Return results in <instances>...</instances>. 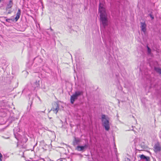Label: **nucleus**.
I'll list each match as a JSON object with an SVG mask.
<instances>
[{
    "label": "nucleus",
    "instance_id": "17",
    "mask_svg": "<svg viewBox=\"0 0 161 161\" xmlns=\"http://www.w3.org/2000/svg\"><path fill=\"white\" fill-rule=\"evenodd\" d=\"M147 159H145L144 160V161H150V158L148 157H147Z\"/></svg>",
    "mask_w": 161,
    "mask_h": 161
},
{
    "label": "nucleus",
    "instance_id": "19",
    "mask_svg": "<svg viewBox=\"0 0 161 161\" xmlns=\"http://www.w3.org/2000/svg\"><path fill=\"white\" fill-rule=\"evenodd\" d=\"M22 73L24 74H26V75H27L28 74V72L26 71H23Z\"/></svg>",
    "mask_w": 161,
    "mask_h": 161
},
{
    "label": "nucleus",
    "instance_id": "25",
    "mask_svg": "<svg viewBox=\"0 0 161 161\" xmlns=\"http://www.w3.org/2000/svg\"><path fill=\"white\" fill-rule=\"evenodd\" d=\"M102 28H101V31H102ZM103 29H102V30H103Z\"/></svg>",
    "mask_w": 161,
    "mask_h": 161
},
{
    "label": "nucleus",
    "instance_id": "26",
    "mask_svg": "<svg viewBox=\"0 0 161 161\" xmlns=\"http://www.w3.org/2000/svg\"><path fill=\"white\" fill-rule=\"evenodd\" d=\"M50 29H51V31H52V30H53L52 29V28H51Z\"/></svg>",
    "mask_w": 161,
    "mask_h": 161
},
{
    "label": "nucleus",
    "instance_id": "9",
    "mask_svg": "<svg viewBox=\"0 0 161 161\" xmlns=\"http://www.w3.org/2000/svg\"><path fill=\"white\" fill-rule=\"evenodd\" d=\"M141 30L143 31L144 33H145L146 31V27L147 26L145 22H141Z\"/></svg>",
    "mask_w": 161,
    "mask_h": 161
},
{
    "label": "nucleus",
    "instance_id": "5",
    "mask_svg": "<svg viewBox=\"0 0 161 161\" xmlns=\"http://www.w3.org/2000/svg\"><path fill=\"white\" fill-rule=\"evenodd\" d=\"M13 4V3L12 1L10 0L8 3L7 4V6L6 8V12L7 14H9L11 13V11L10 10V8L12 7Z\"/></svg>",
    "mask_w": 161,
    "mask_h": 161
},
{
    "label": "nucleus",
    "instance_id": "11",
    "mask_svg": "<svg viewBox=\"0 0 161 161\" xmlns=\"http://www.w3.org/2000/svg\"><path fill=\"white\" fill-rule=\"evenodd\" d=\"M80 142V140L78 138H76L75 137L74 138V140L73 141L74 145H75L78 144Z\"/></svg>",
    "mask_w": 161,
    "mask_h": 161
},
{
    "label": "nucleus",
    "instance_id": "2",
    "mask_svg": "<svg viewBox=\"0 0 161 161\" xmlns=\"http://www.w3.org/2000/svg\"><path fill=\"white\" fill-rule=\"evenodd\" d=\"M102 125L103 126L105 130L108 131L110 128L109 118L104 114L102 115L101 119Z\"/></svg>",
    "mask_w": 161,
    "mask_h": 161
},
{
    "label": "nucleus",
    "instance_id": "13",
    "mask_svg": "<svg viewBox=\"0 0 161 161\" xmlns=\"http://www.w3.org/2000/svg\"><path fill=\"white\" fill-rule=\"evenodd\" d=\"M155 70L157 72L161 74V69L158 68H155Z\"/></svg>",
    "mask_w": 161,
    "mask_h": 161
},
{
    "label": "nucleus",
    "instance_id": "18",
    "mask_svg": "<svg viewBox=\"0 0 161 161\" xmlns=\"http://www.w3.org/2000/svg\"><path fill=\"white\" fill-rule=\"evenodd\" d=\"M149 15L150 16L152 19H153L154 18L153 15H152L151 14H150Z\"/></svg>",
    "mask_w": 161,
    "mask_h": 161
},
{
    "label": "nucleus",
    "instance_id": "21",
    "mask_svg": "<svg viewBox=\"0 0 161 161\" xmlns=\"http://www.w3.org/2000/svg\"><path fill=\"white\" fill-rule=\"evenodd\" d=\"M159 135L160 137L161 138V130L159 132Z\"/></svg>",
    "mask_w": 161,
    "mask_h": 161
},
{
    "label": "nucleus",
    "instance_id": "6",
    "mask_svg": "<svg viewBox=\"0 0 161 161\" xmlns=\"http://www.w3.org/2000/svg\"><path fill=\"white\" fill-rule=\"evenodd\" d=\"M20 9H19L18 10V12L16 16L14 18H13L11 19H6V21L8 22H9L10 21H14L15 20V21H17V20L19 19V15L20 14Z\"/></svg>",
    "mask_w": 161,
    "mask_h": 161
},
{
    "label": "nucleus",
    "instance_id": "3",
    "mask_svg": "<svg viewBox=\"0 0 161 161\" xmlns=\"http://www.w3.org/2000/svg\"><path fill=\"white\" fill-rule=\"evenodd\" d=\"M83 92L82 91H76L75 93L70 97V100L71 103L73 104L75 100L77 99L78 97L83 95Z\"/></svg>",
    "mask_w": 161,
    "mask_h": 161
},
{
    "label": "nucleus",
    "instance_id": "24",
    "mask_svg": "<svg viewBox=\"0 0 161 161\" xmlns=\"http://www.w3.org/2000/svg\"><path fill=\"white\" fill-rule=\"evenodd\" d=\"M36 145H37V143H36V145H35L34 146V147H33V148H34V147H35V146Z\"/></svg>",
    "mask_w": 161,
    "mask_h": 161
},
{
    "label": "nucleus",
    "instance_id": "23",
    "mask_svg": "<svg viewBox=\"0 0 161 161\" xmlns=\"http://www.w3.org/2000/svg\"><path fill=\"white\" fill-rule=\"evenodd\" d=\"M19 145V142H17V147H18Z\"/></svg>",
    "mask_w": 161,
    "mask_h": 161
},
{
    "label": "nucleus",
    "instance_id": "8",
    "mask_svg": "<svg viewBox=\"0 0 161 161\" xmlns=\"http://www.w3.org/2000/svg\"><path fill=\"white\" fill-rule=\"evenodd\" d=\"M88 147V145L87 144H85L84 146H78L76 149L79 151H83L84 150L85 148H86Z\"/></svg>",
    "mask_w": 161,
    "mask_h": 161
},
{
    "label": "nucleus",
    "instance_id": "14",
    "mask_svg": "<svg viewBox=\"0 0 161 161\" xmlns=\"http://www.w3.org/2000/svg\"><path fill=\"white\" fill-rule=\"evenodd\" d=\"M140 157L141 159L143 160H144L145 159H147V156H146L143 154L141 155Z\"/></svg>",
    "mask_w": 161,
    "mask_h": 161
},
{
    "label": "nucleus",
    "instance_id": "1",
    "mask_svg": "<svg viewBox=\"0 0 161 161\" xmlns=\"http://www.w3.org/2000/svg\"><path fill=\"white\" fill-rule=\"evenodd\" d=\"M99 11L100 13V20L101 27L103 26L104 29L108 25V20L105 8L103 5L100 3Z\"/></svg>",
    "mask_w": 161,
    "mask_h": 161
},
{
    "label": "nucleus",
    "instance_id": "10",
    "mask_svg": "<svg viewBox=\"0 0 161 161\" xmlns=\"http://www.w3.org/2000/svg\"><path fill=\"white\" fill-rule=\"evenodd\" d=\"M40 81L39 80L38 81H37L34 83L33 84V87L35 89L36 88L38 89L40 87Z\"/></svg>",
    "mask_w": 161,
    "mask_h": 161
},
{
    "label": "nucleus",
    "instance_id": "7",
    "mask_svg": "<svg viewBox=\"0 0 161 161\" xmlns=\"http://www.w3.org/2000/svg\"><path fill=\"white\" fill-rule=\"evenodd\" d=\"M153 148L154 150L156 153L160 151L161 150V147L159 143L158 142L155 144Z\"/></svg>",
    "mask_w": 161,
    "mask_h": 161
},
{
    "label": "nucleus",
    "instance_id": "12",
    "mask_svg": "<svg viewBox=\"0 0 161 161\" xmlns=\"http://www.w3.org/2000/svg\"><path fill=\"white\" fill-rule=\"evenodd\" d=\"M56 107L55 108H52V109H51V110H53L54 111H55L56 112L55 113L56 114L59 108V106L58 104L57 103L56 104Z\"/></svg>",
    "mask_w": 161,
    "mask_h": 161
},
{
    "label": "nucleus",
    "instance_id": "22",
    "mask_svg": "<svg viewBox=\"0 0 161 161\" xmlns=\"http://www.w3.org/2000/svg\"><path fill=\"white\" fill-rule=\"evenodd\" d=\"M26 151H25L24 152H23V155H22V156H23V157H24V154H25V153H26Z\"/></svg>",
    "mask_w": 161,
    "mask_h": 161
},
{
    "label": "nucleus",
    "instance_id": "4",
    "mask_svg": "<svg viewBox=\"0 0 161 161\" xmlns=\"http://www.w3.org/2000/svg\"><path fill=\"white\" fill-rule=\"evenodd\" d=\"M17 130V128H15L14 130V133L15 138L18 141H19L20 139V132L19 128V130L18 131Z\"/></svg>",
    "mask_w": 161,
    "mask_h": 161
},
{
    "label": "nucleus",
    "instance_id": "15",
    "mask_svg": "<svg viewBox=\"0 0 161 161\" xmlns=\"http://www.w3.org/2000/svg\"><path fill=\"white\" fill-rule=\"evenodd\" d=\"M27 139L26 137H24L22 139V142L24 143H25L27 141Z\"/></svg>",
    "mask_w": 161,
    "mask_h": 161
},
{
    "label": "nucleus",
    "instance_id": "16",
    "mask_svg": "<svg viewBox=\"0 0 161 161\" xmlns=\"http://www.w3.org/2000/svg\"><path fill=\"white\" fill-rule=\"evenodd\" d=\"M147 48L148 53L149 54H150L151 52V49L147 46Z\"/></svg>",
    "mask_w": 161,
    "mask_h": 161
},
{
    "label": "nucleus",
    "instance_id": "20",
    "mask_svg": "<svg viewBox=\"0 0 161 161\" xmlns=\"http://www.w3.org/2000/svg\"><path fill=\"white\" fill-rule=\"evenodd\" d=\"M32 102L31 103V104L30 106V108H29V107H28V109L29 108V110H30V109L31 108V104H32Z\"/></svg>",
    "mask_w": 161,
    "mask_h": 161
}]
</instances>
